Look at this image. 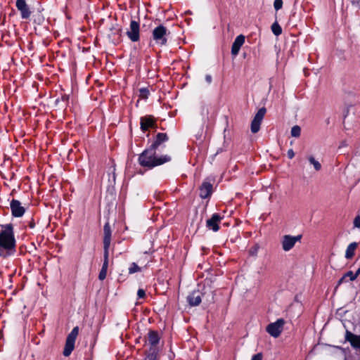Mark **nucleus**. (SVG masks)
<instances>
[{
    "mask_svg": "<svg viewBox=\"0 0 360 360\" xmlns=\"http://www.w3.org/2000/svg\"><path fill=\"white\" fill-rule=\"evenodd\" d=\"M354 276H355V277L356 278L359 276V275L360 274V268H359L357 269V271L355 273H354Z\"/></svg>",
    "mask_w": 360,
    "mask_h": 360,
    "instance_id": "nucleus-36",
    "label": "nucleus"
},
{
    "mask_svg": "<svg viewBox=\"0 0 360 360\" xmlns=\"http://www.w3.org/2000/svg\"><path fill=\"white\" fill-rule=\"evenodd\" d=\"M263 356L262 353H257L252 356L251 360H262Z\"/></svg>",
    "mask_w": 360,
    "mask_h": 360,
    "instance_id": "nucleus-32",
    "label": "nucleus"
},
{
    "mask_svg": "<svg viewBox=\"0 0 360 360\" xmlns=\"http://www.w3.org/2000/svg\"><path fill=\"white\" fill-rule=\"evenodd\" d=\"M200 197L202 199L210 198L213 192V185L207 179L203 181L200 188Z\"/></svg>",
    "mask_w": 360,
    "mask_h": 360,
    "instance_id": "nucleus-10",
    "label": "nucleus"
},
{
    "mask_svg": "<svg viewBox=\"0 0 360 360\" xmlns=\"http://www.w3.org/2000/svg\"><path fill=\"white\" fill-rule=\"evenodd\" d=\"M266 110L265 108H261L255 114L251 122V131L253 134L258 132L260 129L261 123L265 116Z\"/></svg>",
    "mask_w": 360,
    "mask_h": 360,
    "instance_id": "nucleus-8",
    "label": "nucleus"
},
{
    "mask_svg": "<svg viewBox=\"0 0 360 360\" xmlns=\"http://www.w3.org/2000/svg\"><path fill=\"white\" fill-rule=\"evenodd\" d=\"M358 247V243H351L347 248L345 251V258L347 259H352L355 255L356 250Z\"/></svg>",
    "mask_w": 360,
    "mask_h": 360,
    "instance_id": "nucleus-21",
    "label": "nucleus"
},
{
    "mask_svg": "<svg viewBox=\"0 0 360 360\" xmlns=\"http://www.w3.org/2000/svg\"><path fill=\"white\" fill-rule=\"evenodd\" d=\"M142 268L139 266L136 263L132 262L129 267V274H133L137 272H141Z\"/></svg>",
    "mask_w": 360,
    "mask_h": 360,
    "instance_id": "nucleus-23",
    "label": "nucleus"
},
{
    "mask_svg": "<svg viewBox=\"0 0 360 360\" xmlns=\"http://www.w3.org/2000/svg\"><path fill=\"white\" fill-rule=\"evenodd\" d=\"M16 241L11 224L1 225L0 229V257L6 258L15 252Z\"/></svg>",
    "mask_w": 360,
    "mask_h": 360,
    "instance_id": "nucleus-1",
    "label": "nucleus"
},
{
    "mask_svg": "<svg viewBox=\"0 0 360 360\" xmlns=\"http://www.w3.org/2000/svg\"><path fill=\"white\" fill-rule=\"evenodd\" d=\"M271 31L276 36H279L282 33L281 27L277 22H275L271 25Z\"/></svg>",
    "mask_w": 360,
    "mask_h": 360,
    "instance_id": "nucleus-25",
    "label": "nucleus"
},
{
    "mask_svg": "<svg viewBox=\"0 0 360 360\" xmlns=\"http://www.w3.org/2000/svg\"><path fill=\"white\" fill-rule=\"evenodd\" d=\"M301 238V235H297L295 236L284 235L282 237L281 241L283 250L285 252L290 251L294 248L297 242L300 241Z\"/></svg>",
    "mask_w": 360,
    "mask_h": 360,
    "instance_id": "nucleus-6",
    "label": "nucleus"
},
{
    "mask_svg": "<svg viewBox=\"0 0 360 360\" xmlns=\"http://www.w3.org/2000/svg\"><path fill=\"white\" fill-rule=\"evenodd\" d=\"M205 80L207 81V83H209V84L211 83V82H212V77H211V75H207L205 76Z\"/></svg>",
    "mask_w": 360,
    "mask_h": 360,
    "instance_id": "nucleus-34",
    "label": "nucleus"
},
{
    "mask_svg": "<svg viewBox=\"0 0 360 360\" xmlns=\"http://www.w3.org/2000/svg\"><path fill=\"white\" fill-rule=\"evenodd\" d=\"M345 338L352 348L360 350V335H356L349 330H346Z\"/></svg>",
    "mask_w": 360,
    "mask_h": 360,
    "instance_id": "nucleus-13",
    "label": "nucleus"
},
{
    "mask_svg": "<svg viewBox=\"0 0 360 360\" xmlns=\"http://www.w3.org/2000/svg\"><path fill=\"white\" fill-rule=\"evenodd\" d=\"M285 321L283 319H278L276 321L269 323L266 328V332L273 338H278L283 330Z\"/></svg>",
    "mask_w": 360,
    "mask_h": 360,
    "instance_id": "nucleus-5",
    "label": "nucleus"
},
{
    "mask_svg": "<svg viewBox=\"0 0 360 360\" xmlns=\"http://www.w3.org/2000/svg\"><path fill=\"white\" fill-rule=\"evenodd\" d=\"M347 277L349 278V281H351L356 280L354 274L352 271H349L340 279V281H338V284H341L344 281V280Z\"/></svg>",
    "mask_w": 360,
    "mask_h": 360,
    "instance_id": "nucleus-24",
    "label": "nucleus"
},
{
    "mask_svg": "<svg viewBox=\"0 0 360 360\" xmlns=\"http://www.w3.org/2000/svg\"><path fill=\"white\" fill-rule=\"evenodd\" d=\"M288 158L289 159H292L295 156V153L292 149H289L287 153Z\"/></svg>",
    "mask_w": 360,
    "mask_h": 360,
    "instance_id": "nucleus-33",
    "label": "nucleus"
},
{
    "mask_svg": "<svg viewBox=\"0 0 360 360\" xmlns=\"http://www.w3.org/2000/svg\"><path fill=\"white\" fill-rule=\"evenodd\" d=\"M17 9L20 12L22 19H29L31 15V11L25 0H17L15 3Z\"/></svg>",
    "mask_w": 360,
    "mask_h": 360,
    "instance_id": "nucleus-11",
    "label": "nucleus"
},
{
    "mask_svg": "<svg viewBox=\"0 0 360 360\" xmlns=\"http://www.w3.org/2000/svg\"><path fill=\"white\" fill-rule=\"evenodd\" d=\"M140 128L145 132L150 129H157L156 119L153 115H145L140 118Z\"/></svg>",
    "mask_w": 360,
    "mask_h": 360,
    "instance_id": "nucleus-7",
    "label": "nucleus"
},
{
    "mask_svg": "<svg viewBox=\"0 0 360 360\" xmlns=\"http://www.w3.org/2000/svg\"><path fill=\"white\" fill-rule=\"evenodd\" d=\"M138 160L141 166L152 169L169 162L171 157L167 155L158 157L156 155V150L150 146L139 155Z\"/></svg>",
    "mask_w": 360,
    "mask_h": 360,
    "instance_id": "nucleus-2",
    "label": "nucleus"
},
{
    "mask_svg": "<svg viewBox=\"0 0 360 360\" xmlns=\"http://www.w3.org/2000/svg\"><path fill=\"white\" fill-rule=\"evenodd\" d=\"M108 255H109V252L104 251L103 263L102 268L98 274V278L101 281H103L106 278L107 270H108Z\"/></svg>",
    "mask_w": 360,
    "mask_h": 360,
    "instance_id": "nucleus-17",
    "label": "nucleus"
},
{
    "mask_svg": "<svg viewBox=\"0 0 360 360\" xmlns=\"http://www.w3.org/2000/svg\"><path fill=\"white\" fill-rule=\"evenodd\" d=\"M169 35L170 31L160 24L152 30L151 39L156 45L163 46L167 45Z\"/></svg>",
    "mask_w": 360,
    "mask_h": 360,
    "instance_id": "nucleus-3",
    "label": "nucleus"
},
{
    "mask_svg": "<svg viewBox=\"0 0 360 360\" xmlns=\"http://www.w3.org/2000/svg\"><path fill=\"white\" fill-rule=\"evenodd\" d=\"M12 215L15 217H21L25 212V209L22 206L21 202L13 199L10 203Z\"/></svg>",
    "mask_w": 360,
    "mask_h": 360,
    "instance_id": "nucleus-12",
    "label": "nucleus"
},
{
    "mask_svg": "<svg viewBox=\"0 0 360 360\" xmlns=\"http://www.w3.org/2000/svg\"><path fill=\"white\" fill-rule=\"evenodd\" d=\"M138 298L142 299L146 296V291L143 289H139L137 291Z\"/></svg>",
    "mask_w": 360,
    "mask_h": 360,
    "instance_id": "nucleus-30",
    "label": "nucleus"
},
{
    "mask_svg": "<svg viewBox=\"0 0 360 360\" xmlns=\"http://www.w3.org/2000/svg\"><path fill=\"white\" fill-rule=\"evenodd\" d=\"M127 36L133 42H136L140 39V25L139 22L131 20L129 29L127 32Z\"/></svg>",
    "mask_w": 360,
    "mask_h": 360,
    "instance_id": "nucleus-9",
    "label": "nucleus"
},
{
    "mask_svg": "<svg viewBox=\"0 0 360 360\" xmlns=\"http://www.w3.org/2000/svg\"><path fill=\"white\" fill-rule=\"evenodd\" d=\"M168 139V136L166 133H158L150 147L157 150L162 143L167 141Z\"/></svg>",
    "mask_w": 360,
    "mask_h": 360,
    "instance_id": "nucleus-18",
    "label": "nucleus"
},
{
    "mask_svg": "<svg viewBox=\"0 0 360 360\" xmlns=\"http://www.w3.org/2000/svg\"><path fill=\"white\" fill-rule=\"evenodd\" d=\"M79 334V327L73 328L70 333L68 335L65 341V345L63 350V355L69 356L75 348V343L76 338Z\"/></svg>",
    "mask_w": 360,
    "mask_h": 360,
    "instance_id": "nucleus-4",
    "label": "nucleus"
},
{
    "mask_svg": "<svg viewBox=\"0 0 360 360\" xmlns=\"http://www.w3.org/2000/svg\"><path fill=\"white\" fill-rule=\"evenodd\" d=\"M351 2L353 5H359L360 0H351Z\"/></svg>",
    "mask_w": 360,
    "mask_h": 360,
    "instance_id": "nucleus-35",
    "label": "nucleus"
},
{
    "mask_svg": "<svg viewBox=\"0 0 360 360\" xmlns=\"http://www.w3.org/2000/svg\"><path fill=\"white\" fill-rule=\"evenodd\" d=\"M309 163L313 165L314 169L316 171H320L321 169V163L316 160L312 155H310L307 158Z\"/></svg>",
    "mask_w": 360,
    "mask_h": 360,
    "instance_id": "nucleus-22",
    "label": "nucleus"
},
{
    "mask_svg": "<svg viewBox=\"0 0 360 360\" xmlns=\"http://www.w3.org/2000/svg\"><path fill=\"white\" fill-rule=\"evenodd\" d=\"M354 227L360 229V215H357L354 219Z\"/></svg>",
    "mask_w": 360,
    "mask_h": 360,
    "instance_id": "nucleus-29",
    "label": "nucleus"
},
{
    "mask_svg": "<svg viewBox=\"0 0 360 360\" xmlns=\"http://www.w3.org/2000/svg\"><path fill=\"white\" fill-rule=\"evenodd\" d=\"M103 234V249L104 251L109 252L111 242V229L109 222H106L104 225Z\"/></svg>",
    "mask_w": 360,
    "mask_h": 360,
    "instance_id": "nucleus-15",
    "label": "nucleus"
},
{
    "mask_svg": "<svg viewBox=\"0 0 360 360\" xmlns=\"http://www.w3.org/2000/svg\"><path fill=\"white\" fill-rule=\"evenodd\" d=\"M160 337L158 331L150 330L148 333V342L152 347H155L160 342Z\"/></svg>",
    "mask_w": 360,
    "mask_h": 360,
    "instance_id": "nucleus-20",
    "label": "nucleus"
},
{
    "mask_svg": "<svg viewBox=\"0 0 360 360\" xmlns=\"http://www.w3.org/2000/svg\"><path fill=\"white\" fill-rule=\"evenodd\" d=\"M149 91L147 88H141L139 89V98L142 99L148 98Z\"/></svg>",
    "mask_w": 360,
    "mask_h": 360,
    "instance_id": "nucleus-27",
    "label": "nucleus"
},
{
    "mask_svg": "<svg viewBox=\"0 0 360 360\" xmlns=\"http://www.w3.org/2000/svg\"><path fill=\"white\" fill-rule=\"evenodd\" d=\"M245 43V37L243 34H240L236 37L231 46V53L233 56H237L241 46Z\"/></svg>",
    "mask_w": 360,
    "mask_h": 360,
    "instance_id": "nucleus-16",
    "label": "nucleus"
},
{
    "mask_svg": "<svg viewBox=\"0 0 360 360\" xmlns=\"http://www.w3.org/2000/svg\"><path fill=\"white\" fill-rule=\"evenodd\" d=\"M222 219L223 217H221L219 214L214 213L212 214L210 219L207 220L206 226L209 229L216 232L219 229V224Z\"/></svg>",
    "mask_w": 360,
    "mask_h": 360,
    "instance_id": "nucleus-14",
    "label": "nucleus"
},
{
    "mask_svg": "<svg viewBox=\"0 0 360 360\" xmlns=\"http://www.w3.org/2000/svg\"><path fill=\"white\" fill-rule=\"evenodd\" d=\"M146 360H158L157 354L155 352L149 354L146 358Z\"/></svg>",
    "mask_w": 360,
    "mask_h": 360,
    "instance_id": "nucleus-31",
    "label": "nucleus"
},
{
    "mask_svg": "<svg viewBox=\"0 0 360 360\" xmlns=\"http://www.w3.org/2000/svg\"><path fill=\"white\" fill-rule=\"evenodd\" d=\"M283 6V0H275L274 2V7L277 11L280 10Z\"/></svg>",
    "mask_w": 360,
    "mask_h": 360,
    "instance_id": "nucleus-28",
    "label": "nucleus"
},
{
    "mask_svg": "<svg viewBox=\"0 0 360 360\" xmlns=\"http://www.w3.org/2000/svg\"><path fill=\"white\" fill-rule=\"evenodd\" d=\"M188 304L192 306H198L201 302V297L199 292H193L187 297Z\"/></svg>",
    "mask_w": 360,
    "mask_h": 360,
    "instance_id": "nucleus-19",
    "label": "nucleus"
},
{
    "mask_svg": "<svg viewBox=\"0 0 360 360\" xmlns=\"http://www.w3.org/2000/svg\"><path fill=\"white\" fill-rule=\"evenodd\" d=\"M291 136L293 137L298 138L301 134V128L298 125H295L291 129Z\"/></svg>",
    "mask_w": 360,
    "mask_h": 360,
    "instance_id": "nucleus-26",
    "label": "nucleus"
}]
</instances>
